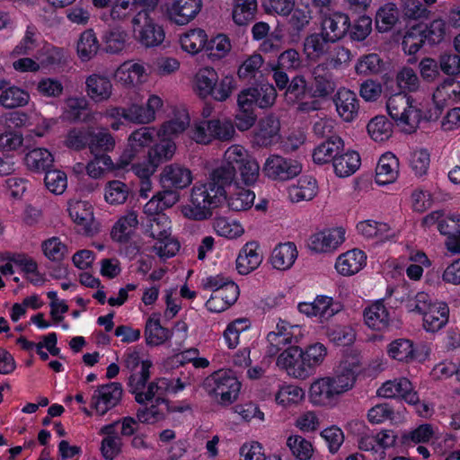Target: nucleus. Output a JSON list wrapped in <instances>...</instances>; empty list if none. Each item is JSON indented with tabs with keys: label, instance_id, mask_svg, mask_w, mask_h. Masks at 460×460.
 Returning <instances> with one entry per match:
<instances>
[{
	"label": "nucleus",
	"instance_id": "obj_49",
	"mask_svg": "<svg viewBox=\"0 0 460 460\" xmlns=\"http://www.w3.org/2000/svg\"><path fill=\"white\" fill-rule=\"evenodd\" d=\"M367 131L375 141L387 140L393 133V124L385 116H376L367 124Z\"/></svg>",
	"mask_w": 460,
	"mask_h": 460
},
{
	"label": "nucleus",
	"instance_id": "obj_23",
	"mask_svg": "<svg viewBox=\"0 0 460 460\" xmlns=\"http://www.w3.org/2000/svg\"><path fill=\"white\" fill-rule=\"evenodd\" d=\"M365 253L353 249L340 255L336 261L335 268L343 276H351L358 273L366 263Z\"/></svg>",
	"mask_w": 460,
	"mask_h": 460
},
{
	"label": "nucleus",
	"instance_id": "obj_50",
	"mask_svg": "<svg viewBox=\"0 0 460 460\" xmlns=\"http://www.w3.org/2000/svg\"><path fill=\"white\" fill-rule=\"evenodd\" d=\"M40 64L45 67H60L67 63V52L58 47L44 48L40 54Z\"/></svg>",
	"mask_w": 460,
	"mask_h": 460
},
{
	"label": "nucleus",
	"instance_id": "obj_40",
	"mask_svg": "<svg viewBox=\"0 0 460 460\" xmlns=\"http://www.w3.org/2000/svg\"><path fill=\"white\" fill-rule=\"evenodd\" d=\"M316 181L311 177L304 176L300 178L297 185L289 189V198L293 202L311 200L316 195Z\"/></svg>",
	"mask_w": 460,
	"mask_h": 460
},
{
	"label": "nucleus",
	"instance_id": "obj_10",
	"mask_svg": "<svg viewBox=\"0 0 460 460\" xmlns=\"http://www.w3.org/2000/svg\"><path fill=\"white\" fill-rule=\"evenodd\" d=\"M122 393V386L117 382L100 385L92 398L96 412L102 416L114 408L121 401Z\"/></svg>",
	"mask_w": 460,
	"mask_h": 460
},
{
	"label": "nucleus",
	"instance_id": "obj_13",
	"mask_svg": "<svg viewBox=\"0 0 460 460\" xmlns=\"http://www.w3.org/2000/svg\"><path fill=\"white\" fill-rule=\"evenodd\" d=\"M207 180L226 199V189L240 184L239 178L235 176V171L232 162L230 163L229 160L225 157L222 164L209 172Z\"/></svg>",
	"mask_w": 460,
	"mask_h": 460
},
{
	"label": "nucleus",
	"instance_id": "obj_14",
	"mask_svg": "<svg viewBox=\"0 0 460 460\" xmlns=\"http://www.w3.org/2000/svg\"><path fill=\"white\" fill-rule=\"evenodd\" d=\"M280 122L274 115H268L260 119L253 133L252 144L259 147H269L279 139Z\"/></svg>",
	"mask_w": 460,
	"mask_h": 460
},
{
	"label": "nucleus",
	"instance_id": "obj_36",
	"mask_svg": "<svg viewBox=\"0 0 460 460\" xmlns=\"http://www.w3.org/2000/svg\"><path fill=\"white\" fill-rule=\"evenodd\" d=\"M180 43L183 50L194 55L207 49L208 36L202 29L190 30L181 36Z\"/></svg>",
	"mask_w": 460,
	"mask_h": 460
},
{
	"label": "nucleus",
	"instance_id": "obj_11",
	"mask_svg": "<svg viewBox=\"0 0 460 460\" xmlns=\"http://www.w3.org/2000/svg\"><path fill=\"white\" fill-rule=\"evenodd\" d=\"M292 326L285 321L278 323L276 331L270 332L267 336L266 354L275 357L289 346L297 343V338L292 332Z\"/></svg>",
	"mask_w": 460,
	"mask_h": 460
},
{
	"label": "nucleus",
	"instance_id": "obj_51",
	"mask_svg": "<svg viewBox=\"0 0 460 460\" xmlns=\"http://www.w3.org/2000/svg\"><path fill=\"white\" fill-rule=\"evenodd\" d=\"M325 37V33L322 31L321 33H313L307 36L305 40V49L308 51L309 55L321 57L326 54L330 48V43H333Z\"/></svg>",
	"mask_w": 460,
	"mask_h": 460
},
{
	"label": "nucleus",
	"instance_id": "obj_26",
	"mask_svg": "<svg viewBox=\"0 0 460 460\" xmlns=\"http://www.w3.org/2000/svg\"><path fill=\"white\" fill-rule=\"evenodd\" d=\"M344 143L340 137H330L327 140L317 146L313 152V160L315 164H323L334 161Z\"/></svg>",
	"mask_w": 460,
	"mask_h": 460
},
{
	"label": "nucleus",
	"instance_id": "obj_35",
	"mask_svg": "<svg viewBox=\"0 0 460 460\" xmlns=\"http://www.w3.org/2000/svg\"><path fill=\"white\" fill-rule=\"evenodd\" d=\"M100 43L93 29L85 30L81 33L77 41L76 50L82 61H89L96 56Z\"/></svg>",
	"mask_w": 460,
	"mask_h": 460
},
{
	"label": "nucleus",
	"instance_id": "obj_2",
	"mask_svg": "<svg viewBox=\"0 0 460 460\" xmlns=\"http://www.w3.org/2000/svg\"><path fill=\"white\" fill-rule=\"evenodd\" d=\"M111 143V134L107 128L90 126L70 128L64 140V145L69 149L79 152L88 148L90 153L105 150Z\"/></svg>",
	"mask_w": 460,
	"mask_h": 460
},
{
	"label": "nucleus",
	"instance_id": "obj_60",
	"mask_svg": "<svg viewBox=\"0 0 460 460\" xmlns=\"http://www.w3.org/2000/svg\"><path fill=\"white\" fill-rule=\"evenodd\" d=\"M151 361L144 360L141 362L140 369L131 372L128 377V386L132 393L142 390L150 376Z\"/></svg>",
	"mask_w": 460,
	"mask_h": 460
},
{
	"label": "nucleus",
	"instance_id": "obj_18",
	"mask_svg": "<svg viewBox=\"0 0 460 460\" xmlns=\"http://www.w3.org/2000/svg\"><path fill=\"white\" fill-rule=\"evenodd\" d=\"M309 396L314 405L332 406L340 394L333 386L330 377H323L314 381L310 387Z\"/></svg>",
	"mask_w": 460,
	"mask_h": 460
},
{
	"label": "nucleus",
	"instance_id": "obj_12",
	"mask_svg": "<svg viewBox=\"0 0 460 460\" xmlns=\"http://www.w3.org/2000/svg\"><path fill=\"white\" fill-rule=\"evenodd\" d=\"M201 8L202 0H172L166 13L172 22L185 25L197 16Z\"/></svg>",
	"mask_w": 460,
	"mask_h": 460
},
{
	"label": "nucleus",
	"instance_id": "obj_54",
	"mask_svg": "<svg viewBox=\"0 0 460 460\" xmlns=\"http://www.w3.org/2000/svg\"><path fill=\"white\" fill-rule=\"evenodd\" d=\"M421 35L430 45L440 43L446 36V22L442 19H435L424 30H420Z\"/></svg>",
	"mask_w": 460,
	"mask_h": 460
},
{
	"label": "nucleus",
	"instance_id": "obj_22",
	"mask_svg": "<svg viewBox=\"0 0 460 460\" xmlns=\"http://www.w3.org/2000/svg\"><path fill=\"white\" fill-rule=\"evenodd\" d=\"M350 27L349 17L342 13H334L325 17L322 22V31L325 37L334 42L342 39Z\"/></svg>",
	"mask_w": 460,
	"mask_h": 460
},
{
	"label": "nucleus",
	"instance_id": "obj_44",
	"mask_svg": "<svg viewBox=\"0 0 460 460\" xmlns=\"http://www.w3.org/2000/svg\"><path fill=\"white\" fill-rule=\"evenodd\" d=\"M399 20V12L395 4L388 3L381 7L376 16V26L378 31H390Z\"/></svg>",
	"mask_w": 460,
	"mask_h": 460
},
{
	"label": "nucleus",
	"instance_id": "obj_63",
	"mask_svg": "<svg viewBox=\"0 0 460 460\" xmlns=\"http://www.w3.org/2000/svg\"><path fill=\"white\" fill-rule=\"evenodd\" d=\"M302 58L298 51L295 49H288L279 54L276 66L279 69L294 72L302 66Z\"/></svg>",
	"mask_w": 460,
	"mask_h": 460
},
{
	"label": "nucleus",
	"instance_id": "obj_34",
	"mask_svg": "<svg viewBox=\"0 0 460 460\" xmlns=\"http://www.w3.org/2000/svg\"><path fill=\"white\" fill-rule=\"evenodd\" d=\"M128 32L120 27L111 28L102 36L103 49L106 53L119 54L127 46Z\"/></svg>",
	"mask_w": 460,
	"mask_h": 460
},
{
	"label": "nucleus",
	"instance_id": "obj_39",
	"mask_svg": "<svg viewBox=\"0 0 460 460\" xmlns=\"http://www.w3.org/2000/svg\"><path fill=\"white\" fill-rule=\"evenodd\" d=\"M29 102V93L14 85L8 86L0 94V104L5 109L23 107L27 105Z\"/></svg>",
	"mask_w": 460,
	"mask_h": 460
},
{
	"label": "nucleus",
	"instance_id": "obj_48",
	"mask_svg": "<svg viewBox=\"0 0 460 460\" xmlns=\"http://www.w3.org/2000/svg\"><path fill=\"white\" fill-rule=\"evenodd\" d=\"M218 75L212 67H204L196 75V88L198 94L206 98L211 93L212 88L216 85Z\"/></svg>",
	"mask_w": 460,
	"mask_h": 460
},
{
	"label": "nucleus",
	"instance_id": "obj_28",
	"mask_svg": "<svg viewBox=\"0 0 460 460\" xmlns=\"http://www.w3.org/2000/svg\"><path fill=\"white\" fill-rule=\"evenodd\" d=\"M255 243H247L236 259V269L240 274L246 275L255 270L261 262Z\"/></svg>",
	"mask_w": 460,
	"mask_h": 460
},
{
	"label": "nucleus",
	"instance_id": "obj_15",
	"mask_svg": "<svg viewBox=\"0 0 460 460\" xmlns=\"http://www.w3.org/2000/svg\"><path fill=\"white\" fill-rule=\"evenodd\" d=\"M312 75L314 83L313 89H311V97L327 99L335 92L336 84L329 69V64H318L312 70Z\"/></svg>",
	"mask_w": 460,
	"mask_h": 460
},
{
	"label": "nucleus",
	"instance_id": "obj_29",
	"mask_svg": "<svg viewBox=\"0 0 460 460\" xmlns=\"http://www.w3.org/2000/svg\"><path fill=\"white\" fill-rule=\"evenodd\" d=\"M156 315L149 317L146 323L145 338L148 346H159L168 341L172 332L169 329L163 327L160 320Z\"/></svg>",
	"mask_w": 460,
	"mask_h": 460
},
{
	"label": "nucleus",
	"instance_id": "obj_46",
	"mask_svg": "<svg viewBox=\"0 0 460 460\" xmlns=\"http://www.w3.org/2000/svg\"><path fill=\"white\" fill-rule=\"evenodd\" d=\"M388 354L398 361L410 362L415 358L413 343L407 339L395 340L389 344Z\"/></svg>",
	"mask_w": 460,
	"mask_h": 460
},
{
	"label": "nucleus",
	"instance_id": "obj_5",
	"mask_svg": "<svg viewBox=\"0 0 460 460\" xmlns=\"http://www.w3.org/2000/svg\"><path fill=\"white\" fill-rule=\"evenodd\" d=\"M225 158L229 160L230 163L232 162L235 176H237V172H239L240 183L252 185L257 181L260 166L255 160L248 157L243 147L237 145L228 147L225 152Z\"/></svg>",
	"mask_w": 460,
	"mask_h": 460
},
{
	"label": "nucleus",
	"instance_id": "obj_52",
	"mask_svg": "<svg viewBox=\"0 0 460 460\" xmlns=\"http://www.w3.org/2000/svg\"><path fill=\"white\" fill-rule=\"evenodd\" d=\"M287 446L292 455L299 460H308L313 455V446L310 441L299 435L290 436L287 440Z\"/></svg>",
	"mask_w": 460,
	"mask_h": 460
},
{
	"label": "nucleus",
	"instance_id": "obj_27",
	"mask_svg": "<svg viewBox=\"0 0 460 460\" xmlns=\"http://www.w3.org/2000/svg\"><path fill=\"white\" fill-rule=\"evenodd\" d=\"M366 324L376 331L386 329L390 323V315L382 301H376L364 311Z\"/></svg>",
	"mask_w": 460,
	"mask_h": 460
},
{
	"label": "nucleus",
	"instance_id": "obj_9",
	"mask_svg": "<svg viewBox=\"0 0 460 460\" xmlns=\"http://www.w3.org/2000/svg\"><path fill=\"white\" fill-rule=\"evenodd\" d=\"M304 351L296 344L289 346L282 351L278 358L277 365L284 368L288 375L296 378L305 379L308 376Z\"/></svg>",
	"mask_w": 460,
	"mask_h": 460
},
{
	"label": "nucleus",
	"instance_id": "obj_33",
	"mask_svg": "<svg viewBox=\"0 0 460 460\" xmlns=\"http://www.w3.org/2000/svg\"><path fill=\"white\" fill-rule=\"evenodd\" d=\"M176 146L168 137H163L159 143L155 144L148 151V164L158 167L161 164L171 160L175 153Z\"/></svg>",
	"mask_w": 460,
	"mask_h": 460
},
{
	"label": "nucleus",
	"instance_id": "obj_57",
	"mask_svg": "<svg viewBox=\"0 0 460 460\" xmlns=\"http://www.w3.org/2000/svg\"><path fill=\"white\" fill-rule=\"evenodd\" d=\"M383 60L377 54L372 53L363 56L356 65V73L358 75H374L381 71Z\"/></svg>",
	"mask_w": 460,
	"mask_h": 460
},
{
	"label": "nucleus",
	"instance_id": "obj_45",
	"mask_svg": "<svg viewBox=\"0 0 460 460\" xmlns=\"http://www.w3.org/2000/svg\"><path fill=\"white\" fill-rule=\"evenodd\" d=\"M145 74L146 69L142 65L137 63H124L118 68L116 76L125 84L135 86L144 81Z\"/></svg>",
	"mask_w": 460,
	"mask_h": 460
},
{
	"label": "nucleus",
	"instance_id": "obj_8",
	"mask_svg": "<svg viewBox=\"0 0 460 460\" xmlns=\"http://www.w3.org/2000/svg\"><path fill=\"white\" fill-rule=\"evenodd\" d=\"M142 19L143 24L137 31V40L146 48H154L161 45L165 39L163 26L151 18L146 11L139 12L133 19V23L140 24Z\"/></svg>",
	"mask_w": 460,
	"mask_h": 460
},
{
	"label": "nucleus",
	"instance_id": "obj_31",
	"mask_svg": "<svg viewBox=\"0 0 460 460\" xmlns=\"http://www.w3.org/2000/svg\"><path fill=\"white\" fill-rule=\"evenodd\" d=\"M137 224V215L136 212L131 211L128 213L125 217L119 218L113 226L111 233L112 240L119 243H127L134 234Z\"/></svg>",
	"mask_w": 460,
	"mask_h": 460
},
{
	"label": "nucleus",
	"instance_id": "obj_24",
	"mask_svg": "<svg viewBox=\"0 0 460 460\" xmlns=\"http://www.w3.org/2000/svg\"><path fill=\"white\" fill-rule=\"evenodd\" d=\"M85 85L87 95L95 102L107 101L112 94V84L105 75H90L85 80Z\"/></svg>",
	"mask_w": 460,
	"mask_h": 460
},
{
	"label": "nucleus",
	"instance_id": "obj_6",
	"mask_svg": "<svg viewBox=\"0 0 460 460\" xmlns=\"http://www.w3.org/2000/svg\"><path fill=\"white\" fill-rule=\"evenodd\" d=\"M360 369L361 361L357 354H348L343 357L335 375L329 376L340 395L354 386Z\"/></svg>",
	"mask_w": 460,
	"mask_h": 460
},
{
	"label": "nucleus",
	"instance_id": "obj_41",
	"mask_svg": "<svg viewBox=\"0 0 460 460\" xmlns=\"http://www.w3.org/2000/svg\"><path fill=\"white\" fill-rule=\"evenodd\" d=\"M311 92L305 77L296 75L288 83L285 89L284 97L288 103L295 104L305 98Z\"/></svg>",
	"mask_w": 460,
	"mask_h": 460
},
{
	"label": "nucleus",
	"instance_id": "obj_58",
	"mask_svg": "<svg viewBox=\"0 0 460 460\" xmlns=\"http://www.w3.org/2000/svg\"><path fill=\"white\" fill-rule=\"evenodd\" d=\"M403 15L411 20L429 19L431 12L418 0H401Z\"/></svg>",
	"mask_w": 460,
	"mask_h": 460
},
{
	"label": "nucleus",
	"instance_id": "obj_55",
	"mask_svg": "<svg viewBox=\"0 0 460 460\" xmlns=\"http://www.w3.org/2000/svg\"><path fill=\"white\" fill-rule=\"evenodd\" d=\"M129 194V188L120 181L108 182L105 190V199L111 204H123Z\"/></svg>",
	"mask_w": 460,
	"mask_h": 460
},
{
	"label": "nucleus",
	"instance_id": "obj_42",
	"mask_svg": "<svg viewBox=\"0 0 460 460\" xmlns=\"http://www.w3.org/2000/svg\"><path fill=\"white\" fill-rule=\"evenodd\" d=\"M257 12V0H234L233 9L234 22L239 26L247 25L253 21Z\"/></svg>",
	"mask_w": 460,
	"mask_h": 460
},
{
	"label": "nucleus",
	"instance_id": "obj_64",
	"mask_svg": "<svg viewBox=\"0 0 460 460\" xmlns=\"http://www.w3.org/2000/svg\"><path fill=\"white\" fill-rule=\"evenodd\" d=\"M235 89V80L233 76H225L220 81L217 80L216 85L213 86L211 96L215 101L225 102L226 101L233 91Z\"/></svg>",
	"mask_w": 460,
	"mask_h": 460
},
{
	"label": "nucleus",
	"instance_id": "obj_47",
	"mask_svg": "<svg viewBox=\"0 0 460 460\" xmlns=\"http://www.w3.org/2000/svg\"><path fill=\"white\" fill-rule=\"evenodd\" d=\"M234 191L228 197V207L234 211H243L250 208L254 200V193L242 188L240 184L234 187Z\"/></svg>",
	"mask_w": 460,
	"mask_h": 460
},
{
	"label": "nucleus",
	"instance_id": "obj_30",
	"mask_svg": "<svg viewBox=\"0 0 460 460\" xmlns=\"http://www.w3.org/2000/svg\"><path fill=\"white\" fill-rule=\"evenodd\" d=\"M449 309L444 303H436L423 315V327L426 331L435 332L440 330L448 321Z\"/></svg>",
	"mask_w": 460,
	"mask_h": 460
},
{
	"label": "nucleus",
	"instance_id": "obj_53",
	"mask_svg": "<svg viewBox=\"0 0 460 460\" xmlns=\"http://www.w3.org/2000/svg\"><path fill=\"white\" fill-rule=\"evenodd\" d=\"M438 229L442 234L448 236L447 246L448 244L456 245L460 238V216L441 219L438 221Z\"/></svg>",
	"mask_w": 460,
	"mask_h": 460
},
{
	"label": "nucleus",
	"instance_id": "obj_32",
	"mask_svg": "<svg viewBox=\"0 0 460 460\" xmlns=\"http://www.w3.org/2000/svg\"><path fill=\"white\" fill-rule=\"evenodd\" d=\"M297 256L296 247L293 243L278 245L271 254V264L278 270L289 269Z\"/></svg>",
	"mask_w": 460,
	"mask_h": 460
},
{
	"label": "nucleus",
	"instance_id": "obj_19",
	"mask_svg": "<svg viewBox=\"0 0 460 460\" xmlns=\"http://www.w3.org/2000/svg\"><path fill=\"white\" fill-rule=\"evenodd\" d=\"M69 216L72 220L81 226L80 231L87 235H93L98 231L91 206L84 201H76L69 205Z\"/></svg>",
	"mask_w": 460,
	"mask_h": 460
},
{
	"label": "nucleus",
	"instance_id": "obj_38",
	"mask_svg": "<svg viewBox=\"0 0 460 460\" xmlns=\"http://www.w3.org/2000/svg\"><path fill=\"white\" fill-rule=\"evenodd\" d=\"M359 166L360 157L355 151L338 155L333 161L334 171L339 177H347L353 174Z\"/></svg>",
	"mask_w": 460,
	"mask_h": 460
},
{
	"label": "nucleus",
	"instance_id": "obj_21",
	"mask_svg": "<svg viewBox=\"0 0 460 460\" xmlns=\"http://www.w3.org/2000/svg\"><path fill=\"white\" fill-rule=\"evenodd\" d=\"M337 112L347 122L352 121L358 115L359 102L356 93L347 88L338 90L333 99Z\"/></svg>",
	"mask_w": 460,
	"mask_h": 460
},
{
	"label": "nucleus",
	"instance_id": "obj_1",
	"mask_svg": "<svg viewBox=\"0 0 460 460\" xmlns=\"http://www.w3.org/2000/svg\"><path fill=\"white\" fill-rule=\"evenodd\" d=\"M226 198L217 191L207 180L196 183L190 190V204L183 206L181 212L189 219L202 221L210 218L213 210L218 208Z\"/></svg>",
	"mask_w": 460,
	"mask_h": 460
},
{
	"label": "nucleus",
	"instance_id": "obj_43",
	"mask_svg": "<svg viewBox=\"0 0 460 460\" xmlns=\"http://www.w3.org/2000/svg\"><path fill=\"white\" fill-rule=\"evenodd\" d=\"M190 116L185 110L179 111L175 114V118L164 122L160 130L157 132L158 136L171 138L182 133L190 125Z\"/></svg>",
	"mask_w": 460,
	"mask_h": 460
},
{
	"label": "nucleus",
	"instance_id": "obj_16",
	"mask_svg": "<svg viewBox=\"0 0 460 460\" xmlns=\"http://www.w3.org/2000/svg\"><path fill=\"white\" fill-rule=\"evenodd\" d=\"M377 395L385 398L402 397L409 404H416L420 398L407 378L387 381L377 390Z\"/></svg>",
	"mask_w": 460,
	"mask_h": 460
},
{
	"label": "nucleus",
	"instance_id": "obj_25",
	"mask_svg": "<svg viewBox=\"0 0 460 460\" xmlns=\"http://www.w3.org/2000/svg\"><path fill=\"white\" fill-rule=\"evenodd\" d=\"M399 173V161L391 153L383 155L376 168V181L379 185L394 182Z\"/></svg>",
	"mask_w": 460,
	"mask_h": 460
},
{
	"label": "nucleus",
	"instance_id": "obj_61",
	"mask_svg": "<svg viewBox=\"0 0 460 460\" xmlns=\"http://www.w3.org/2000/svg\"><path fill=\"white\" fill-rule=\"evenodd\" d=\"M213 227L219 235L230 239L238 237L243 233V229L240 224L230 222L226 217L215 218Z\"/></svg>",
	"mask_w": 460,
	"mask_h": 460
},
{
	"label": "nucleus",
	"instance_id": "obj_37",
	"mask_svg": "<svg viewBox=\"0 0 460 460\" xmlns=\"http://www.w3.org/2000/svg\"><path fill=\"white\" fill-rule=\"evenodd\" d=\"M24 160L28 169L37 172H46L54 162L53 155L45 148H35L30 151Z\"/></svg>",
	"mask_w": 460,
	"mask_h": 460
},
{
	"label": "nucleus",
	"instance_id": "obj_62",
	"mask_svg": "<svg viewBox=\"0 0 460 460\" xmlns=\"http://www.w3.org/2000/svg\"><path fill=\"white\" fill-rule=\"evenodd\" d=\"M328 336L332 341L339 346H349L356 339V333L349 325L330 328L328 330Z\"/></svg>",
	"mask_w": 460,
	"mask_h": 460
},
{
	"label": "nucleus",
	"instance_id": "obj_3",
	"mask_svg": "<svg viewBox=\"0 0 460 460\" xmlns=\"http://www.w3.org/2000/svg\"><path fill=\"white\" fill-rule=\"evenodd\" d=\"M389 116L407 133L414 132L422 119L421 111L412 105V99L406 93L392 95L386 102Z\"/></svg>",
	"mask_w": 460,
	"mask_h": 460
},
{
	"label": "nucleus",
	"instance_id": "obj_59",
	"mask_svg": "<svg viewBox=\"0 0 460 460\" xmlns=\"http://www.w3.org/2000/svg\"><path fill=\"white\" fill-rule=\"evenodd\" d=\"M326 354V348L321 343H315L306 348L305 351H304V360H305L308 369V376L312 374L315 367L323 363Z\"/></svg>",
	"mask_w": 460,
	"mask_h": 460
},
{
	"label": "nucleus",
	"instance_id": "obj_7",
	"mask_svg": "<svg viewBox=\"0 0 460 460\" xmlns=\"http://www.w3.org/2000/svg\"><path fill=\"white\" fill-rule=\"evenodd\" d=\"M302 171L300 163L279 155H270L262 167V172L273 181H285L297 176Z\"/></svg>",
	"mask_w": 460,
	"mask_h": 460
},
{
	"label": "nucleus",
	"instance_id": "obj_56",
	"mask_svg": "<svg viewBox=\"0 0 460 460\" xmlns=\"http://www.w3.org/2000/svg\"><path fill=\"white\" fill-rule=\"evenodd\" d=\"M44 182L50 192L60 195L67 186L66 174L59 170H49L45 173Z\"/></svg>",
	"mask_w": 460,
	"mask_h": 460
},
{
	"label": "nucleus",
	"instance_id": "obj_17",
	"mask_svg": "<svg viewBox=\"0 0 460 460\" xmlns=\"http://www.w3.org/2000/svg\"><path fill=\"white\" fill-rule=\"evenodd\" d=\"M160 181L164 188L181 190L192 182V174L189 168L179 164H171L163 169Z\"/></svg>",
	"mask_w": 460,
	"mask_h": 460
},
{
	"label": "nucleus",
	"instance_id": "obj_4",
	"mask_svg": "<svg viewBox=\"0 0 460 460\" xmlns=\"http://www.w3.org/2000/svg\"><path fill=\"white\" fill-rule=\"evenodd\" d=\"M202 387L209 395L219 396L220 404L228 405L236 400L241 384L230 372L221 369L207 376Z\"/></svg>",
	"mask_w": 460,
	"mask_h": 460
},
{
	"label": "nucleus",
	"instance_id": "obj_20",
	"mask_svg": "<svg viewBox=\"0 0 460 460\" xmlns=\"http://www.w3.org/2000/svg\"><path fill=\"white\" fill-rule=\"evenodd\" d=\"M344 241V230L335 228L314 234L310 238L309 247L317 252H326L336 249Z\"/></svg>",
	"mask_w": 460,
	"mask_h": 460
}]
</instances>
